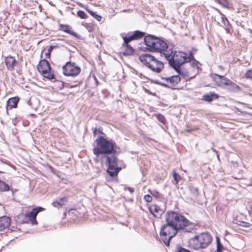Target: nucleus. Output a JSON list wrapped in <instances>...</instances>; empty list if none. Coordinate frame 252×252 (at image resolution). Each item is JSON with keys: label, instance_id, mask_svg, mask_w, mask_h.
<instances>
[{"label": "nucleus", "instance_id": "nucleus-43", "mask_svg": "<svg viewBox=\"0 0 252 252\" xmlns=\"http://www.w3.org/2000/svg\"><path fill=\"white\" fill-rule=\"evenodd\" d=\"M127 189H128V190L129 191V192L130 193H132L134 191V189L133 188H130V187H128Z\"/></svg>", "mask_w": 252, "mask_h": 252}, {"label": "nucleus", "instance_id": "nucleus-7", "mask_svg": "<svg viewBox=\"0 0 252 252\" xmlns=\"http://www.w3.org/2000/svg\"><path fill=\"white\" fill-rule=\"evenodd\" d=\"M43 210V208L38 207L33 208L30 212H27L26 213H22L17 216V221L21 223H27L29 220H30L32 225H36L37 224L36 220V216L38 213Z\"/></svg>", "mask_w": 252, "mask_h": 252}, {"label": "nucleus", "instance_id": "nucleus-28", "mask_svg": "<svg viewBox=\"0 0 252 252\" xmlns=\"http://www.w3.org/2000/svg\"><path fill=\"white\" fill-rule=\"evenodd\" d=\"M224 8H228L229 3L227 0H214Z\"/></svg>", "mask_w": 252, "mask_h": 252}, {"label": "nucleus", "instance_id": "nucleus-49", "mask_svg": "<svg viewBox=\"0 0 252 252\" xmlns=\"http://www.w3.org/2000/svg\"><path fill=\"white\" fill-rule=\"evenodd\" d=\"M3 173V172L0 171V173Z\"/></svg>", "mask_w": 252, "mask_h": 252}, {"label": "nucleus", "instance_id": "nucleus-45", "mask_svg": "<svg viewBox=\"0 0 252 252\" xmlns=\"http://www.w3.org/2000/svg\"><path fill=\"white\" fill-rule=\"evenodd\" d=\"M219 68H220V69H223V67L222 66H221V65L219 66Z\"/></svg>", "mask_w": 252, "mask_h": 252}, {"label": "nucleus", "instance_id": "nucleus-29", "mask_svg": "<svg viewBox=\"0 0 252 252\" xmlns=\"http://www.w3.org/2000/svg\"><path fill=\"white\" fill-rule=\"evenodd\" d=\"M155 115L158 121H159L164 125H165L166 123V120L163 115L160 114H156Z\"/></svg>", "mask_w": 252, "mask_h": 252}, {"label": "nucleus", "instance_id": "nucleus-11", "mask_svg": "<svg viewBox=\"0 0 252 252\" xmlns=\"http://www.w3.org/2000/svg\"><path fill=\"white\" fill-rule=\"evenodd\" d=\"M149 209L150 212L155 217L157 218H160L164 213L163 210L156 204H152L150 205Z\"/></svg>", "mask_w": 252, "mask_h": 252}, {"label": "nucleus", "instance_id": "nucleus-22", "mask_svg": "<svg viewBox=\"0 0 252 252\" xmlns=\"http://www.w3.org/2000/svg\"><path fill=\"white\" fill-rule=\"evenodd\" d=\"M218 12L221 16V18L222 19L221 22L224 27L227 26H230L231 25L230 24L229 22L226 17L219 10H218Z\"/></svg>", "mask_w": 252, "mask_h": 252}, {"label": "nucleus", "instance_id": "nucleus-40", "mask_svg": "<svg viewBox=\"0 0 252 252\" xmlns=\"http://www.w3.org/2000/svg\"><path fill=\"white\" fill-rule=\"evenodd\" d=\"M230 27H231V26L225 27V30L227 33H230Z\"/></svg>", "mask_w": 252, "mask_h": 252}, {"label": "nucleus", "instance_id": "nucleus-12", "mask_svg": "<svg viewBox=\"0 0 252 252\" xmlns=\"http://www.w3.org/2000/svg\"><path fill=\"white\" fill-rule=\"evenodd\" d=\"M51 69L49 63L45 59L40 61L37 66V70L40 73L45 71H50Z\"/></svg>", "mask_w": 252, "mask_h": 252}, {"label": "nucleus", "instance_id": "nucleus-36", "mask_svg": "<svg viewBox=\"0 0 252 252\" xmlns=\"http://www.w3.org/2000/svg\"><path fill=\"white\" fill-rule=\"evenodd\" d=\"M216 239H217V249L216 251H221V248L222 247V246L220 242V238L217 237L216 238Z\"/></svg>", "mask_w": 252, "mask_h": 252}, {"label": "nucleus", "instance_id": "nucleus-13", "mask_svg": "<svg viewBox=\"0 0 252 252\" xmlns=\"http://www.w3.org/2000/svg\"><path fill=\"white\" fill-rule=\"evenodd\" d=\"M225 88H226L229 92L232 93H238L241 90L240 86L232 82L229 79Z\"/></svg>", "mask_w": 252, "mask_h": 252}, {"label": "nucleus", "instance_id": "nucleus-46", "mask_svg": "<svg viewBox=\"0 0 252 252\" xmlns=\"http://www.w3.org/2000/svg\"><path fill=\"white\" fill-rule=\"evenodd\" d=\"M186 131L188 132H190L191 131V129H187Z\"/></svg>", "mask_w": 252, "mask_h": 252}, {"label": "nucleus", "instance_id": "nucleus-3", "mask_svg": "<svg viewBox=\"0 0 252 252\" xmlns=\"http://www.w3.org/2000/svg\"><path fill=\"white\" fill-rule=\"evenodd\" d=\"M164 56L170 66L178 74L184 77L189 76L188 71L183 67V64L191 62L193 59L192 54L190 53L187 56L186 53L182 52H173L170 53H164Z\"/></svg>", "mask_w": 252, "mask_h": 252}, {"label": "nucleus", "instance_id": "nucleus-27", "mask_svg": "<svg viewBox=\"0 0 252 252\" xmlns=\"http://www.w3.org/2000/svg\"><path fill=\"white\" fill-rule=\"evenodd\" d=\"M189 191L194 196L196 197L198 196L199 193L197 188L194 187L193 186H189Z\"/></svg>", "mask_w": 252, "mask_h": 252}, {"label": "nucleus", "instance_id": "nucleus-1", "mask_svg": "<svg viewBox=\"0 0 252 252\" xmlns=\"http://www.w3.org/2000/svg\"><path fill=\"white\" fill-rule=\"evenodd\" d=\"M166 223L163 224L159 233L161 240L168 247L170 240L179 230L191 232L195 229L194 223L189 221L185 216L174 211L168 212L165 215Z\"/></svg>", "mask_w": 252, "mask_h": 252}, {"label": "nucleus", "instance_id": "nucleus-47", "mask_svg": "<svg viewBox=\"0 0 252 252\" xmlns=\"http://www.w3.org/2000/svg\"><path fill=\"white\" fill-rule=\"evenodd\" d=\"M249 32L252 34V30L251 29H249Z\"/></svg>", "mask_w": 252, "mask_h": 252}, {"label": "nucleus", "instance_id": "nucleus-48", "mask_svg": "<svg viewBox=\"0 0 252 252\" xmlns=\"http://www.w3.org/2000/svg\"><path fill=\"white\" fill-rule=\"evenodd\" d=\"M75 211V210H73V209H70L69 212H71L72 211Z\"/></svg>", "mask_w": 252, "mask_h": 252}, {"label": "nucleus", "instance_id": "nucleus-16", "mask_svg": "<svg viewBox=\"0 0 252 252\" xmlns=\"http://www.w3.org/2000/svg\"><path fill=\"white\" fill-rule=\"evenodd\" d=\"M19 101V97L18 96H14L9 98L7 101V108L11 109L17 107Z\"/></svg>", "mask_w": 252, "mask_h": 252}, {"label": "nucleus", "instance_id": "nucleus-37", "mask_svg": "<svg viewBox=\"0 0 252 252\" xmlns=\"http://www.w3.org/2000/svg\"><path fill=\"white\" fill-rule=\"evenodd\" d=\"M144 199L147 202H150L152 200V197L150 195L146 194L144 196Z\"/></svg>", "mask_w": 252, "mask_h": 252}, {"label": "nucleus", "instance_id": "nucleus-26", "mask_svg": "<svg viewBox=\"0 0 252 252\" xmlns=\"http://www.w3.org/2000/svg\"><path fill=\"white\" fill-rule=\"evenodd\" d=\"M150 193L157 199H160L162 198V195L157 190L155 189H149Z\"/></svg>", "mask_w": 252, "mask_h": 252}, {"label": "nucleus", "instance_id": "nucleus-8", "mask_svg": "<svg viewBox=\"0 0 252 252\" xmlns=\"http://www.w3.org/2000/svg\"><path fill=\"white\" fill-rule=\"evenodd\" d=\"M81 68L75 63L67 62L63 66V73L66 76L75 77L80 74Z\"/></svg>", "mask_w": 252, "mask_h": 252}, {"label": "nucleus", "instance_id": "nucleus-18", "mask_svg": "<svg viewBox=\"0 0 252 252\" xmlns=\"http://www.w3.org/2000/svg\"><path fill=\"white\" fill-rule=\"evenodd\" d=\"M219 95L215 93H211V94H204L203 95L202 100L208 102H211L213 99H218Z\"/></svg>", "mask_w": 252, "mask_h": 252}, {"label": "nucleus", "instance_id": "nucleus-17", "mask_svg": "<svg viewBox=\"0 0 252 252\" xmlns=\"http://www.w3.org/2000/svg\"><path fill=\"white\" fill-rule=\"evenodd\" d=\"M71 28L67 25L64 24H60L59 30L60 31H63L65 32H66L71 35L74 36V37H77V34L74 31H72Z\"/></svg>", "mask_w": 252, "mask_h": 252}, {"label": "nucleus", "instance_id": "nucleus-25", "mask_svg": "<svg viewBox=\"0 0 252 252\" xmlns=\"http://www.w3.org/2000/svg\"><path fill=\"white\" fill-rule=\"evenodd\" d=\"M9 189V186L5 182L0 180V191H6Z\"/></svg>", "mask_w": 252, "mask_h": 252}, {"label": "nucleus", "instance_id": "nucleus-32", "mask_svg": "<svg viewBox=\"0 0 252 252\" xmlns=\"http://www.w3.org/2000/svg\"><path fill=\"white\" fill-rule=\"evenodd\" d=\"M57 45H50L48 49V52L47 53H46L45 54V57L46 58H49L50 57V55H51V53L52 52V51L53 50V49L55 48V47H57Z\"/></svg>", "mask_w": 252, "mask_h": 252}, {"label": "nucleus", "instance_id": "nucleus-41", "mask_svg": "<svg viewBox=\"0 0 252 252\" xmlns=\"http://www.w3.org/2000/svg\"><path fill=\"white\" fill-rule=\"evenodd\" d=\"M87 10L88 11V12L92 16H94V14L96 12H94L91 10H89V9H87Z\"/></svg>", "mask_w": 252, "mask_h": 252}, {"label": "nucleus", "instance_id": "nucleus-44", "mask_svg": "<svg viewBox=\"0 0 252 252\" xmlns=\"http://www.w3.org/2000/svg\"><path fill=\"white\" fill-rule=\"evenodd\" d=\"M96 131H97V129H96V128H95L94 129V135H96Z\"/></svg>", "mask_w": 252, "mask_h": 252}, {"label": "nucleus", "instance_id": "nucleus-6", "mask_svg": "<svg viewBox=\"0 0 252 252\" xmlns=\"http://www.w3.org/2000/svg\"><path fill=\"white\" fill-rule=\"evenodd\" d=\"M212 241L211 235L208 232H204L190 238L189 244L190 247L197 250L206 248L210 245Z\"/></svg>", "mask_w": 252, "mask_h": 252}, {"label": "nucleus", "instance_id": "nucleus-4", "mask_svg": "<svg viewBox=\"0 0 252 252\" xmlns=\"http://www.w3.org/2000/svg\"><path fill=\"white\" fill-rule=\"evenodd\" d=\"M144 41L147 50L151 52L160 53L164 55L168 48V45L164 40L152 34L145 36Z\"/></svg>", "mask_w": 252, "mask_h": 252}, {"label": "nucleus", "instance_id": "nucleus-30", "mask_svg": "<svg viewBox=\"0 0 252 252\" xmlns=\"http://www.w3.org/2000/svg\"><path fill=\"white\" fill-rule=\"evenodd\" d=\"M190 65L193 68H196V69H198L199 68V63L193 57V59H192L191 60V62H190Z\"/></svg>", "mask_w": 252, "mask_h": 252}, {"label": "nucleus", "instance_id": "nucleus-20", "mask_svg": "<svg viewBox=\"0 0 252 252\" xmlns=\"http://www.w3.org/2000/svg\"><path fill=\"white\" fill-rule=\"evenodd\" d=\"M122 38L124 40V43H125V44H128V43L131 41L135 40L134 38L132 32H128L125 36L123 35Z\"/></svg>", "mask_w": 252, "mask_h": 252}, {"label": "nucleus", "instance_id": "nucleus-15", "mask_svg": "<svg viewBox=\"0 0 252 252\" xmlns=\"http://www.w3.org/2000/svg\"><path fill=\"white\" fill-rule=\"evenodd\" d=\"M16 63V60L12 56H8L5 59V63L6 65L7 68L9 70L13 69Z\"/></svg>", "mask_w": 252, "mask_h": 252}, {"label": "nucleus", "instance_id": "nucleus-35", "mask_svg": "<svg viewBox=\"0 0 252 252\" xmlns=\"http://www.w3.org/2000/svg\"><path fill=\"white\" fill-rule=\"evenodd\" d=\"M239 225L245 227H249L251 226V224L249 222L243 221H238L237 223Z\"/></svg>", "mask_w": 252, "mask_h": 252}, {"label": "nucleus", "instance_id": "nucleus-9", "mask_svg": "<svg viewBox=\"0 0 252 252\" xmlns=\"http://www.w3.org/2000/svg\"><path fill=\"white\" fill-rule=\"evenodd\" d=\"M180 74L172 75L168 77H162V79L165 80L166 84H162V86L167 88L175 87L181 81Z\"/></svg>", "mask_w": 252, "mask_h": 252}, {"label": "nucleus", "instance_id": "nucleus-23", "mask_svg": "<svg viewBox=\"0 0 252 252\" xmlns=\"http://www.w3.org/2000/svg\"><path fill=\"white\" fill-rule=\"evenodd\" d=\"M134 38L135 40L139 39L145 35L144 32L140 31H135L132 32Z\"/></svg>", "mask_w": 252, "mask_h": 252}, {"label": "nucleus", "instance_id": "nucleus-31", "mask_svg": "<svg viewBox=\"0 0 252 252\" xmlns=\"http://www.w3.org/2000/svg\"><path fill=\"white\" fill-rule=\"evenodd\" d=\"M173 176L174 178V180L175 182V184H178L181 179L180 175L177 173H176V171L174 170L173 172Z\"/></svg>", "mask_w": 252, "mask_h": 252}, {"label": "nucleus", "instance_id": "nucleus-24", "mask_svg": "<svg viewBox=\"0 0 252 252\" xmlns=\"http://www.w3.org/2000/svg\"><path fill=\"white\" fill-rule=\"evenodd\" d=\"M43 76L48 80H52L55 78V75L54 74H52L50 71H45L41 72Z\"/></svg>", "mask_w": 252, "mask_h": 252}, {"label": "nucleus", "instance_id": "nucleus-5", "mask_svg": "<svg viewBox=\"0 0 252 252\" xmlns=\"http://www.w3.org/2000/svg\"><path fill=\"white\" fill-rule=\"evenodd\" d=\"M139 60L142 64L154 72L160 73L164 68L163 63L149 54L145 53L140 55Z\"/></svg>", "mask_w": 252, "mask_h": 252}, {"label": "nucleus", "instance_id": "nucleus-39", "mask_svg": "<svg viewBox=\"0 0 252 252\" xmlns=\"http://www.w3.org/2000/svg\"><path fill=\"white\" fill-rule=\"evenodd\" d=\"M93 17L96 19L99 22H100L102 19L101 16L100 15H98L96 12H95L94 16Z\"/></svg>", "mask_w": 252, "mask_h": 252}, {"label": "nucleus", "instance_id": "nucleus-33", "mask_svg": "<svg viewBox=\"0 0 252 252\" xmlns=\"http://www.w3.org/2000/svg\"><path fill=\"white\" fill-rule=\"evenodd\" d=\"M77 16L82 19H86L87 18V15L82 10H78L77 12Z\"/></svg>", "mask_w": 252, "mask_h": 252}, {"label": "nucleus", "instance_id": "nucleus-10", "mask_svg": "<svg viewBox=\"0 0 252 252\" xmlns=\"http://www.w3.org/2000/svg\"><path fill=\"white\" fill-rule=\"evenodd\" d=\"M213 79L217 85L220 87L225 88L229 80L223 75H220L217 74L214 75Z\"/></svg>", "mask_w": 252, "mask_h": 252}, {"label": "nucleus", "instance_id": "nucleus-14", "mask_svg": "<svg viewBox=\"0 0 252 252\" xmlns=\"http://www.w3.org/2000/svg\"><path fill=\"white\" fill-rule=\"evenodd\" d=\"M11 219L7 217H2L0 219V230L2 231L10 225Z\"/></svg>", "mask_w": 252, "mask_h": 252}, {"label": "nucleus", "instance_id": "nucleus-34", "mask_svg": "<svg viewBox=\"0 0 252 252\" xmlns=\"http://www.w3.org/2000/svg\"><path fill=\"white\" fill-rule=\"evenodd\" d=\"M176 252H191L189 250L182 248L180 245L177 246Z\"/></svg>", "mask_w": 252, "mask_h": 252}, {"label": "nucleus", "instance_id": "nucleus-19", "mask_svg": "<svg viewBox=\"0 0 252 252\" xmlns=\"http://www.w3.org/2000/svg\"><path fill=\"white\" fill-rule=\"evenodd\" d=\"M67 202V197H63L61 198H58L56 200H54L52 202V204L53 206L55 207H57L58 205L60 206H63L64 205L65 202Z\"/></svg>", "mask_w": 252, "mask_h": 252}, {"label": "nucleus", "instance_id": "nucleus-42", "mask_svg": "<svg viewBox=\"0 0 252 252\" xmlns=\"http://www.w3.org/2000/svg\"><path fill=\"white\" fill-rule=\"evenodd\" d=\"M77 83H78V84H76V85H72L70 87L71 88H74V87H76L78 84H81L82 81L81 80H78L77 81H76Z\"/></svg>", "mask_w": 252, "mask_h": 252}, {"label": "nucleus", "instance_id": "nucleus-2", "mask_svg": "<svg viewBox=\"0 0 252 252\" xmlns=\"http://www.w3.org/2000/svg\"><path fill=\"white\" fill-rule=\"evenodd\" d=\"M121 152L120 148L112 140H108L102 136H98L94 142L93 152L97 157L100 155H111L107 156L106 161L108 166L107 172L112 177H116L122 169L118 166L117 156Z\"/></svg>", "mask_w": 252, "mask_h": 252}, {"label": "nucleus", "instance_id": "nucleus-38", "mask_svg": "<svg viewBox=\"0 0 252 252\" xmlns=\"http://www.w3.org/2000/svg\"><path fill=\"white\" fill-rule=\"evenodd\" d=\"M246 77L247 78L252 79V70H250L246 73Z\"/></svg>", "mask_w": 252, "mask_h": 252}, {"label": "nucleus", "instance_id": "nucleus-21", "mask_svg": "<svg viewBox=\"0 0 252 252\" xmlns=\"http://www.w3.org/2000/svg\"><path fill=\"white\" fill-rule=\"evenodd\" d=\"M123 46L125 48V50L123 53L124 55L129 56L134 53V49L128 44L123 43Z\"/></svg>", "mask_w": 252, "mask_h": 252}]
</instances>
